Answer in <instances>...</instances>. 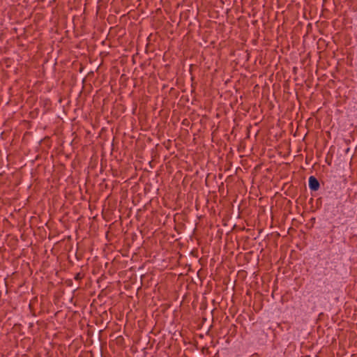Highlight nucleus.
<instances>
[{"label":"nucleus","instance_id":"nucleus-1","mask_svg":"<svg viewBox=\"0 0 357 357\" xmlns=\"http://www.w3.org/2000/svg\"><path fill=\"white\" fill-rule=\"evenodd\" d=\"M309 188L314 191H316L319 188V181L312 176L309 178Z\"/></svg>","mask_w":357,"mask_h":357}]
</instances>
